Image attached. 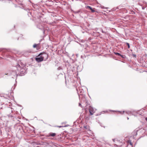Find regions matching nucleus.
<instances>
[{"mask_svg": "<svg viewBox=\"0 0 147 147\" xmlns=\"http://www.w3.org/2000/svg\"><path fill=\"white\" fill-rule=\"evenodd\" d=\"M15 59L13 64V70L11 73V75L16 77L18 75L20 76L24 75L26 73V71L24 68V64L20 60L17 59Z\"/></svg>", "mask_w": 147, "mask_h": 147, "instance_id": "f257e3e1", "label": "nucleus"}, {"mask_svg": "<svg viewBox=\"0 0 147 147\" xmlns=\"http://www.w3.org/2000/svg\"><path fill=\"white\" fill-rule=\"evenodd\" d=\"M40 56H38L36 57L35 59L36 61L38 62H41L43 61V57H39Z\"/></svg>", "mask_w": 147, "mask_h": 147, "instance_id": "f03ea898", "label": "nucleus"}, {"mask_svg": "<svg viewBox=\"0 0 147 147\" xmlns=\"http://www.w3.org/2000/svg\"><path fill=\"white\" fill-rule=\"evenodd\" d=\"M89 110L90 114L91 115H93L95 112L94 108L91 106H90Z\"/></svg>", "mask_w": 147, "mask_h": 147, "instance_id": "7ed1b4c3", "label": "nucleus"}, {"mask_svg": "<svg viewBox=\"0 0 147 147\" xmlns=\"http://www.w3.org/2000/svg\"><path fill=\"white\" fill-rule=\"evenodd\" d=\"M39 45L40 44H34L33 46V47L34 48H36L37 50H39L40 49Z\"/></svg>", "mask_w": 147, "mask_h": 147, "instance_id": "20e7f679", "label": "nucleus"}, {"mask_svg": "<svg viewBox=\"0 0 147 147\" xmlns=\"http://www.w3.org/2000/svg\"><path fill=\"white\" fill-rule=\"evenodd\" d=\"M37 28H38L39 29L41 30H43V32H44V30H43V27L40 24H39L38 25H37Z\"/></svg>", "mask_w": 147, "mask_h": 147, "instance_id": "39448f33", "label": "nucleus"}, {"mask_svg": "<svg viewBox=\"0 0 147 147\" xmlns=\"http://www.w3.org/2000/svg\"><path fill=\"white\" fill-rule=\"evenodd\" d=\"M87 7L92 12H94L95 11L94 9L95 8L92 9L90 6H88Z\"/></svg>", "mask_w": 147, "mask_h": 147, "instance_id": "423d86ee", "label": "nucleus"}, {"mask_svg": "<svg viewBox=\"0 0 147 147\" xmlns=\"http://www.w3.org/2000/svg\"><path fill=\"white\" fill-rule=\"evenodd\" d=\"M67 57L69 58L70 61H71V63H73L74 62L75 60L74 59H72V58L71 57H69V56H67Z\"/></svg>", "mask_w": 147, "mask_h": 147, "instance_id": "0eeeda50", "label": "nucleus"}, {"mask_svg": "<svg viewBox=\"0 0 147 147\" xmlns=\"http://www.w3.org/2000/svg\"><path fill=\"white\" fill-rule=\"evenodd\" d=\"M56 134L55 133H51L49 134V136L54 137L56 135Z\"/></svg>", "mask_w": 147, "mask_h": 147, "instance_id": "6e6552de", "label": "nucleus"}, {"mask_svg": "<svg viewBox=\"0 0 147 147\" xmlns=\"http://www.w3.org/2000/svg\"><path fill=\"white\" fill-rule=\"evenodd\" d=\"M80 10H79L76 11H74L73 12L74 13L76 14V13H80Z\"/></svg>", "mask_w": 147, "mask_h": 147, "instance_id": "1a4fd4ad", "label": "nucleus"}, {"mask_svg": "<svg viewBox=\"0 0 147 147\" xmlns=\"http://www.w3.org/2000/svg\"><path fill=\"white\" fill-rule=\"evenodd\" d=\"M79 90L81 93H82L84 92L83 90L80 88H79Z\"/></svg>", "mask_w": 147, "mask_h": 147, "instance_id": "9d476101", "label": "nucleus"}, {"mask_svg": "<svg viewBox=\"0 0 147 147\" xmlns=\"http://www.w3.org/2000/svg\"><path fill=\"white\" fill-rule=\"evenodd\" d=\"M2 51H3V52H6L7 51H8L9 50L8 49H3Z\"/></svg>", "mask_w": 147, "mask_h": 147, "instance_id": "9b49d317", "label": "nucleus"}, {"mask_svg": "<svg viewBox=\"0 0 147 147\" xmlns=\"http://www.w3.org/2000/svg\"><path fill=\"white\" fill-rule=\"evenodd\" d=\"M125 43L128 46V48H130V45L129 43L128 42H126Z\"/></svg>", "mask_w": 147, "mask_h": 147, "instance_id": "f8f14e48", "label": "nucleus"}, {"mask_svg": "<svg viewBox=\"0 0 147 147\" xmlns=\"http://www.w3.org/2000/svg\"><path fill=\"white\" fill-rule=\"evenodd\" d=\"M8 117H9L12 118L13 117V116L12 115H8Z\"/></svg>", "mask_w": 147, "mask_h": 147, "instance_id": "ddd939ff", "label": "nucleus"}, {"mask_svg": "<svg viewBox=\"0 0 147 147\" xmlns=\"http://www.w3.org/2000/svg\"><path fill=\"white\" fill-rule=\"evenodd\" d=\"M125 113H126L127 114H130L131 113V112L130 111H126L125 112Z\"/></svg>", "mask_w": 147, "mask_h": 147, "instance_id": "4468645a", "label": "nucleus"}, {"mask_svg": "<svg viewBox=\"0 0 147 147\" xmlns=\"http://www.w3.org/2000/svg\"><path fill=\"white\" fill-rule=\"evenodd\" d=\"M62 69V67H59L58 68H57V69L58 70H61V69Z\"/></svg>", "mask_w": 147, "mask_h": 147, "instance_id": "2eb2a0df", "label": "nucleus"}, {"mask_svg": "<svg viewBox=\"0 0 147 147\" xmlns=\"http://www.w3.org/2000/svg\"><path fill=\"white\" fill-rule=\"evenodd\" d=\"M44 53H40V54H38V55H42L44 54Z\"/></svg>", "mask_w": 147, "mask_h": 147, "instance_id": "dca6fc26", "label": "nucleus"}, {"mask_svg": "<svg viewBox=\"0 0 147 147\" xmlns=\"http://www.w3.org/2000/svg\"><path fill=\"white\" fill-rule=\"evenodd\" d=\"M26 52L28 53H31L32 51L31 50H29L28 51H26Z\"/></svg>", "mask_w": 147, "mask_h": 147, "instance_id": "f3484780", "label": "nucleus"}, {"mask_svg": "<svg viewBox=\"0 0 147 147\" xmlns=\"http://www.w3.org/2000/svg\"><path fill=\"white\" fill-rule=\"evenodd\" d=\"M115 54H116V55H121V54H119V53H115Z\"/></svg>", "mask_w": 147, "mask_h": 147, "instance_id": "a211bd4d", "label": "nucleus"}, {"mask_svg": "<svg viewBox=\"0 0 147 147\" xmlns=\"http://www.w3.org/2000/svg\"><path fill=\"white\" fill-rule=\"evenodd\" d=\"M121 56L122 58H125V56H123V55H122V56Z\"/></svg>", "mask_w": 147, "mask_h": 147, "instance_id": "6ab92c4d", "label": "nucleus"}, {"mask_svg": "<svg viewBox=\"0 0 147 147\" xmlns=\"http://www.w3.org/2000/svg\"><path fill=\"white\" fill-rule=\"evenodd\" d=\"M85 102L86 104V105H87L88 101L85 99Z\"/></svg>", "mask_w": 147, "mask_h": 147, "instance_id": "aec40b11", "label": "nucleus"}, {"mask_svg": "<svg viewBox=\"0 0 147 147\" xmlns=\"http://www.w3.org/2000/svg\"><path fill=\"white\" fill-rule=\"evenodd\" d=\"M79 106L81 107H82V106L81 104L80 103H79Z\"/></svg>", "mask_w": 147, "mask_h": 147, "instance_id": "412c9836", "label": "nucleus"}, {"mask_svg": "<svg viewBox=\"0 0 147 147\" xmlns=\"http://www.w3.org/2000/svg\"><path fill=\"white\" fill-rule=\"evenodd\" d=\"M102 33H105V32H104V31H103V30H102Z\"/></svg>", "mask_w": 147, "mask_h": 147, "instance_id": "4be33fe9", "label": "nucleus"}, {"mask_svg": "<svg viewBox=\"0 0 147 147\" xmlns=\"http://www.w3.org/2000/svg\"><path fill=\"white\" fill-rule=\"evenodd\" d=\"M142 9H145V7H142Z\"/></svg>", "mask_w": 147, "mask_h": 147, "instance_id": "5701e85b", "label": "nucleus"}, {"mask_svg": "<svg viewBox=\"0 0 147 147\" xmlns=\"http://www.w3.org/2000/svg\"><path fill=\"white\" fill-rule=\"evenodd\" d=\"M86 127H87V126H84V128H86H86H87Z\"/></svg>", "mask_w": 147, "mask_h": 147, "instance_id": "b1692460", "label": "nucleus"}, {"mask_svg": "<svg viewBox=\"0 0 147 147\" xmlns=\"http://www.w3.org/2000/svg\"><path fill=\"white\" fill-rule=\"evenodd\" d=\"M76 90H77V91H78V92H79L78 90V89H76ZM78 94H79V93H78Z\"/></svg>", "mask_w": 147, "mask_h": 147, "instance_id": "393cba45", "label": "nucleus"}, {"mask_svg": "<svg viewBox=\"0 0 147 147\" xmlns=\"http://www.w3.org/2000/svg\"><path fill=\"white\" fill-rule=\"evenodd\" d=\"M58 127H62V126H59Z\"/></svg>", "mask_w": 147, "mask_h": 147, "instance_id": "a878e982", "label": "nucleus"}, {"mask_svg": "<svg viewBox=\"0 0 147 147\" xmlns=\"http://www.w3.org/2000/svg\"><path fill=\"white\" fill-rule=\"evenodd\" d=\"M112 56V57L113 58H114V56Z\"/></svg>", "mask_w": 147, "mask_h": 147, "instance_id": "bb28decb", "label": "nucleus"}, {"mask_svg": "<svg viewBox=\"0 0 147 147\" xmlns=\"http://www.w3.org/2000/svg\"><path fill=\"white\" fill-rule=\"evenodd\" d=\"M146 120L147 121V117L146 118Z\"/></svg>", "mask_w": 147, "mask_h": 147, "instance_id": "cd10ccee", "label": "nucleus"}, {"mask_svg": "<svg viewBox=\"0 0 147 147\" xmlns=\"http://www.w3.org/2000/svg\"><path fill=\"white\" fill-rule=\"evenodd\" d=\"M115 140V139H113V142H114Z\"/></svg>", "mask_w": 147, "mask_h": 147, "instance_id": "c85d7f7f", "label": "nucleus"}, {"mask_svg": "<svg viewBox=\"0 0 147 147\" xmlns=\"http://www.w3.org/2000/svg\"><path fill=\"white\" fill-rule=\"evenodd\" d=\"M134 56V57H136V56L135 55V56Z\"/></svg>", "mask_w": 147, "mask_h": 147, "instance_id": "c756f323", "label": "nucleus"}, {"mask_svg": "<svg viewBox=\"0 0 147 147\" xmlns=\"http://www.w3.org/2000/svg\"><path fill=\"white\" fill-rule=\"evenodd\" d=\"M129 119V117H127V119L128 120V119Z\"/></svg>", "mask_w": 147, "mask_h": 147, "instance_id": "7c9ffc66", "label": "nucleus"}, {"mask_svg": "<svg viewBox=\"0 0 147 147\" xmlns=\"http://www.w3.org/2000/svg\"><path fill=\"white\" fill-rule=\"evenodd\" d=\"M132 55H135L134 54H132Z\"/></svg>", "mask_w": 147, "mask_h": 147, "instance_id": "2f4dec72", "label": "nucleus"}, {"mask_svg": "<svg viewBox=\"0 0 147 147\" xmlns=\"http://www.w3.org/2000/svg\"><path fill=\"white\" fill-rule=\"evenodd\" d=\"M124 113V111H123L122 114H123V113Z\"/></svg>", "mask_w": 147, "mask_h": 147, "instance_id": "473e14b6", "label": "nucleus"}, {"mask_svg": "<svg viewBox=\"0 0 147 147\" xmlns=\"http://www.w3.org/2000/svg\"><path fill=\"white\" fill-rule=\"evenodd\" d=\"M48 55L47 56V58H48Z\"/></svg>", "mask_w": 147, "mask_h": 147, "instance_id": "72a5a7b5", "label": "nucleus"}, {"mask_svg": "<svg viewBox=\"0 0 147 147\" xmlns=\"http://www.w3.org/2000/svg\"><path fill=\"white\" fill-rule=\"evenodd\" d=\"M82 56H81V58H82Z\"/></svg>", "mask_w": 147, "mask_h": 147, "instance_id": "f704fd0d", "label": "nucleus"}, {"mask_svg": "<svg viewBox=\"0 0 147 147\" xmlns=\"http://www.w3.org/2000/svg\"><path fill=\"white\" fill-rule=\"evenodd\" d=\"M11 111V112H13V111L12 110Z\"/></svg>", "mask_w": 147, "mask_h": 147, "instance_id": "c9c22d12", "label": "nucleus"}, {"mask_svg": "<svg viewBox=\"0 0 147 147\" xmlns=\"http://www.w3.org/2000/svg\"><path fill=\"white\" fill-rule=\"evenodd\" d=\"M37 147H40L38 146H37Z\"/></svg>", "mask_w": 147, "mask_h": 147, "instance_id": "e433bc0d", "label": "nucleus"}]
</instances>
